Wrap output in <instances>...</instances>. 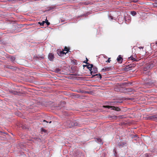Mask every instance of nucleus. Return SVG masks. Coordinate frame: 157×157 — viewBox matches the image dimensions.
Instances as JSON below:
<instances>
[{
	"label": "nucleus",
	"mask_w": 157,
	"mask_h": 157,
	"mask_svg": "<svg viewBox=\"0 0 157 157\" xmlns=\"http://www.w3.org/2000/svg\"><path fill=\"white\" fill-rule=\"evenodd\" d=\"M64 125L67 127L71 128L72 127L77 126L78 123L75 121L69 120L64 123Z\"/></svg>",
	"instance_id": "obj_1"
},
{
	"label": "nucleus",
	"mask_w": 157,
	"mask_h": 157,
	"mask_svg": "<svg viewBox=\"0 0 157 157\" xmlns=\"http://www.w3.org/2000/svg\"><path fill=\"white\" fill-rule=\"evenodd\" d=\"M104 108H108V109H111L115 110L117 111H119L120 109L118 107H115L114 106H110L109 105H105L103 106Z\"/></svg>",
	"instance_id": "obj_2"
},
{
	"label": "nucleus",
	"mask_w": 157,
	"mask_h": 157,
	"mask_svg": "<svg viewBox=\"0 0 157 157\" xmlns=\"http://www.w3.org/2000/svg\"><path fill=\"white\" fill-rule=\"evenodd\" d=\"M98 72L97 68L96 67L93 68V69H92V70L91 71V75L93 76H95L96 75H98V74H96V75H94V74L97 73Z\"/></svg>",
	"instance_id": "obj_3"
},
{
	"label": "nucleus",
	"mask_w": 157,
	"mask_h": 157,
	"mask_svg": "<svg viewBox=\"0 0 157 157\" xmlns=\"http://www.w3.org/2000/svg\"><path fill=\"white\" fill-rule=\"evenodd\" d=\"M48 58L50 60L52 61L54 58L53 54L52 53L49 54L48 56Z\"/></svg>",
	"instance_id": "obj_4"
},
{
	"label": "nucleus",
	"mask_w": 157,
	"mask_h": 157,
	"mask_svg": "<svg viewBox=\"0 0 157 157\" xmlns=\"http://www.w3.org/2000/svg\"><path fill=\"white\" fill-rule=\"evenodd\" d=\"M95 140L98 143L100 144H102L103 142L101 139L100 138H96L95 139Z\"/></svg>",
	"instance_id": "obj_5"
},
{
	"label": "nucleus",
	"mask_w": 157,
	"mask_h": 157,
	"mask_svg": "<svg viewBox=\"0 0 157 157\" xmlns=\"http://www.w3.org/2000/svg\"><path fill=\"white\" fill-rule=\"evenodd\" d=\"M122 59H123L121 57V55H119L117 59V61L120 63H122Z\"/></svg>",
	"instance_id": "obj_6"
},
{
	"label": "nucleus",
	"mask_w": 157,
	"mask_h": 157,
	"mask_svg": "<svg viewBox=\"0 0 157 157\" xmlns=\"http://www.w3.org/2000/svg\"><path fill=\"white\" fill-rule=\"evenodd\" d=\"M67 53L64 52L63 51H61L60 52L58 53L59 55V56H63L64 55H65Z\"/></svg>",
	"instance_id": "obj_7"
},
{
	"label": "nucleus",
	"mask_w": 157,
	"mask_h": 157,
	"mask_svg": "<svg viewBox=\"0 0 157 157\" xmlns=\"http://www.w3.org/2000/svg\"><path fill=\"white\" fill-rule=\"evenodd\" d=\"M109 70L110 68L109 67H104L101 70V71H102L104 72V71H109Z\"/></svg>",
	"instance_id": "obj_8"
},
{
	"label": "nucleus",
	"mask_w": 157,
	"mask_h": 157,
	"mask_svg": "<svg viewBox=\"0 0 157 157\" xmlns=\"http://www.w3.org/2000/svg\"><path fill=\"white\" fill-rule=\"evenodd\" d=\"M126 142H122L121 143H119L118 144V146L120 147H122L124 145H125L126 144Z\"/></svg>",
	"instance_id": "obj_9"
},
{
	"label": "nucleus",
	"mask_w": 157,
	"mask_h": 157,
	"mask_svg": "<svg viewBox=\"0 0 157 157\" xmlns=\"http://www.w3.org/2000/svg\"><path fill=\"white\" fill-rule=\"evenodd\" d=\"M10 92L12 94H14L15 95H17L18 94L17 92L14 90H11L10 91Z\"/></svg>",
	"instance_id": "obj_10"
},
{
	"label": "nucleus",
	"mask_w": 157,
	"mask_h": 157,
	"mask_svg": "<svg viewBox=\"0 0 157 157\" xmlns=\"http://www.w3.org/2000/svg\"><path fill=\"white\" fill-rule=\"evenodd\" d=\"M109 117L111 118V119H116L117 118V117L116 116H113Z\"/></svg>",
	"instance_id": "obj_11"
},
{
	"label": "nucleus",
	"mask_w": 157,
	"mask_h": 157,
	"mask_svg": "<svg viewBox=\"0 0 157 157\" xmlns=\"http://www.w3.org/2000/svg\"><path fill=\"white\" fill-rule=\"evenodd\" d=\"M131 13L133 16H134L136 14V13L135 11H131Z\"/></svg>",
	"instance_id": "obj_12"
},
{
	"label": "nucleus",
	"mask_w": 157,
	"mask_h": 157,
	"mask_svg": "<svg viewBox=\"0 0 157 157\" xmlns=\"http://www.w3.org/2000/svg\"><path fill=\"white\" fill-rule=\"evenodd\" d=\"M64 51H66V52L67 53L69 51V49L66 47H65L64 48Z\"/></svg>",
	"instance_id": "obj_13"
},
{
	"label": "nucleus",
	"mask_w": 157,
	"mask_h": 157,
	"mask_svg": "<svg viewBox=\"0 0 157 157\" xmlns=\"http://www.w3.org/2000/svg\"><path fill=\"white\" fill-rule=\"evenodd\" d=\"M45 23V21H42V22H39L38 23L40 25H44V24Z\"/></svg>",
	"instance_id": "obj_14"
},
{
	"label": "nucleus",
	"mask_w": 157,
	"mask_h": 157,
	"mask_svg": "<svg viewBox=\"0 0 157 157\" xmlns=\"http://www.w3.org/2000/svg\"><path fill=\"white\" fill-rule=\"evenodd\" d=\"M129 58H131V60L133 61H137V60H136V59H135L134 58H133V56H131Z\"/></svg>",
	"instance_id": "obj_15"
},
{
	"label": "nucleus",
	"mask_w": 157,
	"mask_h": 157,
	"mask_svg": "<svg viewBox=\"0 0 157 157\" xmlns=\"http://www.w3.org/2000/svg\"><path fill=\"white\" fill-rule=\"evenodd\" d=\"M55 71L57 73H59L60 71V70L59 68H57L55 70Z\"/></svg>",
	"instance_id": "obj_16"
},
{
	"label": "nucleus",
	"mask_w": 157,
	"mask_h": 157,
	"mask_svg": "<svg viewBox=\"0 0 157 157\" xmlns=\"http://www.w3.org/2000/svg\"><path fill=\"white\" fill-rule=\"evenodd\" d=\"M151 117H152V118L153 119L157 118V114L152 116Z\"/></svg>",
	"instance_id": "obj_17"
},
{
	"label": "nucleus",
	"mask_w": 157,
	"mask_h": 157,
	"mask_svg": "<svg viewBox=\"0 0 157 157\" xmlns=\"http://www.w3.org/2000/svg\"><path fill=\"white\" fill-rule=\"evenodd\" d=\"M10 59H11V60L12 61H13L15 60V57L13 56H11L10 58Z\"/></svg>",
	"instance_id": "obj_18"
},
{
	"label": "nucleus",
	"mask_w": 157,
	"mask_h": 157,
	"mask_svg": "<svg viewBox=\"0 0 157 157\" xmlns=\"http://www.w3.org/2000/svg\"><path fill=\"white\" fill-rule=\"evenodd\" d=\"M87 68L90 70L91 71L92 70V68H91V67H90V66H88L87 67Z\"/></svg>",
	"instance_id": "obj_19"
},
{
	"label": "nucleus",
	"mask_w": 157,
	"mask_h": 157,
	"mask_svg": "<svg viewBox=\"0 0 157 157\" xmlns=\"http://www.w3.org/2000/svg\"><path fill=\"white\" fill-rule=\"evenodd\" d=\"M46 21H45V22L46 23V24L47 25H49L50 24V23L49 22H48V20H47V19H46Z\"/></svg>",
	"instance_id": "obj_20"
},
{
	"label": "nucleus",
	"mask_w": 157,
	"mask_h": 157,
	"mask_svg": "<svg viewBox=\"0 0 157 157\" xmlns=\"http://www.w3.org/2000/svg\"><path fill=\"white\" fill-rule=\"evenodd\" d=\"M97 76H98V77L99 78H100L101 79V76L100 74H98Z\"/></svg>",
	"instance_id": "obj_21"
},
{
	"label": "nucleus",
	"mask_w": 157,
	"mask_h": 157,
	"mask_svg": "<svg viewBox=\"0 0 157 157\" xmlns=\"http://www.w3.org/2000/svg\"><path fill=\"white\" fill-rule=\"evenodd\" d=\"M109 59L110 58H109L106 61V62L109 63L110 62V60H109Z\"/></svg>",
	"instance_id": "obj_22"
},
{
	"label": "nucleus",
	"mask_w": 157,
	"mask_h": 157,
	"mask_svg": "<svg viewBox=\"0 0 157 157\" xmlns=\"http://www.w3.org/2000/svg\"><path fill=\"white\" fill-rule=\"evenodd\" d=\"M89 66H90V67H91V68H92L93 67V65L92 64H89Z\"/></svg>",
	"instance_id": "obj_23"
},
{
	"label": "nucleus",
	"mask_w": 157,
	"mask_h": 157,
	"mask_svg": "<svg viewBox=\"0 0 157 157\" xmlns=\"http://www.w3.org/2000/svg\"><path fill=\"white\" fill-rule=\"evenodd\" d=\"M86 62L84 61V63H87V62L88 61V59H87V58H86Z\"/></svg>",
	"instance_id": "obj_24"
},
{
	"label": "nucleus",
	"mask_w": 157,
	"mask_h": 157,
	"mask_svg": "<svg viewBox=\"0 0 157 157\" xmlns=\"http://www.w3.org/2000/svg\"><path fill=\"white\" fill-rule=\"evenodd\" d=\"M43 122H45L47 123H48V121H45V120H43Z\"/></svg>",
	"instance_id": "obj_25"
},
{
	"label": "nucleus",
	"mask_w": 157,
	"mask_h": 157,
	"mask_svg": "<svg viewBox=\"0 0 157 157\" xmlns=\"http://www.w3.org/2000/svg\"><path fill=\"white\" fill-rule=\"evenodd\" d=\"M109 18L111 19L112 20L113 19V17L112 16H110Z\"/></svg>",
	"instance_id": "obj_26"
},
{
	"label": "nucleus",
	"mask_w": 157,
	"mask_h": 157,
	"mask_svg": "<svg viewBox=\"0 0 157 157\" xmlns=\"http://www.w3.org/2000/svg\"><path fill=\"white\" fill-rule=\"evenodd\" d=\"M139 48H140V49H143V47H139Z\"/></svg>",
	"instance_id": "obj_27"
},
{
	"label": "nucleus",
	"mask_w": 157,
	"mask_h": 157,
	"mask_svg": "<svg viewBox=\"0 0 157 157\" xmlns=\"http://www.w3.org/2000/svg\"><path fill=\"white\" fill-rule=\"evenodd\" d=\"M51 122H52V121H50L49 122V123H51Z\"/></svg>",
	"instance_id": "obj_28"
},
{
	"label": "nucleus",
	"mask_w": 157,
	"mask_h": 157,
	"mask_svg": "<svg viewBox=\"0 0 157 157\" xmlns=\"http://www.w3.org/2000/svg\"><path fill=\"white\" fill-rule=\"evenodd\" d=\"M57 52H59V50H58V51H57Z\"/></svg>",
	"instance_id": "obj_29"
}]
</instances>
